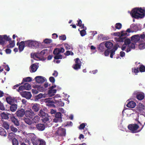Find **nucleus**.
Returning <instances> with one entry per match:
<instances>
[{"mask_svg":"<svg viewBox=\"0 0 145 145\" xmlns=\"http://www.w3.org/2000/svg\"><path fill=\"white\" fill-rule=\"evenodd\" d=\"M130 13L133 17L142 18L145 16V9L141 8H136L133 9Z\"/></svg>","mask_w":145,"mask_h":145,"instance_id":"1","label":"nucleus"},{"mask_svg":"<svg viewBox=\"0 0 145 145\" xmlns=\"http://www.w3.org/2000/svg\"><path fill=\"white\" fill-rule=\"evenodd\" d=\"M135 48V44L131 42L130 40L126 39L124 41V44L121 47V48L122 50L125 51L127 52L131 51V49H134Z\"/></svg>","mask_w":145,"mask_h":145,"instance_id":"2","label":"nucleus"},{"mask_svg":"<svg viewBox=\"0 0 145 145\" xmlns=\"http://www.w3.org/2000/svg\"><path fill=\"white\" fill-rule=\"evenodd\" d=\"M47 53V50L44 49L39 53H35L33 55H31V56L36 60L44 61L45 59V58L44 57V55L46 54Z\"/></svg>","mask_w":145,"mask_h":145,"instance_id":"3","label":"nucleus"},{"mask_svg":"<svg viewBox=\"0 0 145 145\" xmlns=\"http://www.w3.org/2000/svg\"><path fill=\"white\" fill-rule=\"evenodd\" d=\"M25 45L29 48L36 49L41 44L40 42L35 40H29L25 41Z\"/></svg>","mask_w":145,"mask_h":145,"instance_id":"4","label":"nucleus"},{"mask_svg":"<svg viewBox=\"0 0 145 145\" xmlns=\"http://www.w3.org/2000/svg\"><path fill=\"white\" fill-rule=\"evenodd\" d=\"M65 50L63 48H56L54 51V54L56 55L54 57L55 59H62V56L60 54L61 53H63L64 52Z\"/></svg>","mask_w":145,"mask_h":145,"instance_id":"5","label":"nucleus"},{"mask_svg":"<svg viewBox=\"0 0 145 145\" xmlns=\"http://www.w3.org/2000/svg\"><path fill=\"white\" fill-rule=\"evenodd\" d=\"M128 129L131 131V133H135L140 132L142 129L140 130L138 129L139 126L137 124H133L129 125L128 127Z\"/></svg>","mask_w":145,"mask_h":145,"instance_id":"6","label":"nucleus"},{"mask_svg":"<svg viewBox=\"0 0 145 145\" xmlns=\"http://www.w3.org/2000/svg\"><path fill=\"white\" fill-rule=\"evenodd\" d=\"M61 97L59 94L56 95L54 97V102L58 106H63L64 105V102L61 101V99L58 100L57 99L60 98Z\"/></svg>","mask_w":145,"mask_h":145,"instance_id":"7","label":"nucleus"},{"mask_svg":"<svg viewBox=\"0 0 145 145\" xmlns=\"http://www.w3.org/2000/svg\"><path fill=\"white\" fill-rule=\"evenodd\" d=\"M118 46L117 45H115L113 49H112L111 50L107 49L106 50L105 52V56H108L110 53V57L111 58H113V56L115 54V52L117 50V46Z\"/></svg>","mask_w":145,"mask_h":145,"instance_id":"8","label":"nucleus"},{"mask_svg":"<svg viewBox=\"0 0 145 145\" xmlns=\"http://www.w3.org/2000/svg\"><path fill=\"white\" fill-rule=\"evenodd\" d=\"M28 135L31 139L33 144L34 145H38L39 143L40 140L36 138L35 135L33 134H29Z\"/></svg>","mask_w":145,"mask_h":145,"instance_id":"9","label":"nucleus"},{"mask_svg":"<svg viewBox=\"0 0 145 145\" xmlns=\"http://www.w3.org/2000/svg\"><path fill=\"white\" fill-rule=\"evenodd\" d=\"M10 39L9 36L6 35H0V44L2 45H4L6 43L7 41L9 40Z\"/></svg>","mask_w":145,"mask_h":145,"instance_id":"10","label":"nucleus"},{"mask_svg":"<svg viewBox=\"0 0 145 145\" xmlns=\"http://www.w3.org/2000/svg\"><path fill=\"white\" fill-rule=\"evenodd\" d=\"M137 26L134 24H132L130 26V28L128 29L126 31H123L124 32V34H127L123 35L124 37H126L129 35V33L131 32H133V31H131V29H133L137 31L138 29L137 28Z\"/></svg>","mask_w":145,"mask_h":145,"instance_id":"11","label":"nucleus"},{"mask_svg":"<svg viewBox=\"0 0 145 145\" xmlns=\"http://www.w3.org/2000/svg\"><path fill=\"white\" fill-rule=\"evenodd\" d=\"M145 37V35H141L140 37L138 35H135L132 36L131 37V40L133 42H137L141 39V40L143 39Z\"/></svg>","mask_w":145,"mask_h":145,"instance_id":"12","label":"nucleus"},{"mask_svg":"<svg viewBox=\"0 0 145 145\" xmlns=\"http://www.w3.org/2000/svg\"><path fill=\"white\" fill-rule=\"evenodd\" d=\"M56 87V86L55 85L52 86L49 89L48 93V94H46V96L48 95L49 97H51L54 95L56 92V90L54 89Z\"/></svg>","mask_w":145,"mask_h":145,"instance_id":"13","label":"nucleus"},{"mask_svg":"<svg viewBox=\"0 0 145 145\" xmlns=\"http://www.w3.org/2000/svg\"><path fill=\"white\" fill-rule=\"evenodd\" d=\"M81 62L80 59L78 58L75 60V64L73 66V68L75 70H78L80 68Z\"/></svg>","mask_w":145,"mask_h":145,"instance_id":"14","label":"nucleus"},{"mask_svg":"<svg viewBox=\"0 0 145 145\" xmlns=\"http://www.w3.org/2000/svg\"><path fill=\"white\" fill-rule=\"evenodd\" d=\"M20 94L23 97L27 99H29L32 97L31 93L29 91H25L23 92H20Z\"/></svg>","mask_w":145,"mask_h":145,"instance_id":"15","label":"nucleus"},{"mask_svg":"<svg viewBox=\"0 0 145 145\" xmlns=\"http://www.w3.org/2000/svg\"><path fill=\"white\" fill-rule=\"evenodd\" d=\"M35 79L36 82L38 83H42L45 81L46 79L44 77L41 76H36Z\"/></svg>","mask_w":145,"mask_h":145,"instance_id":"16","label":"nucleus"},{"mask_svg":"<svg viewBox=\"0 0 145 145\" xmlns=\"http://www.w3.org/2000/svg\"><path fill=\"white\" fill-rule=\"evenodd\" d=\"M35 115L34 112L31 109L27 110L25 112V115L27 117H29L31 118Z\"/></svg>","mask_w":145,"mask_h":145,"instance_id":"17","label":"nucleus"},{"mask_svg":"<svg viewBox=\"0 0 145 145\" xmlns=\"http://www.w3.org/2000/svg\"><path fill=\"white\" fill-rule=\"evenodd\" d=\"M56 133L59 135L62 136H65L66 134L65 130L61 128H59Z\"/></svg>","mask_w":145,"mask_h":145,"instance_id":"18","label":"nucleus"},{"mask_svg":"<svg viewBox=\"0 0 145 145\" xmlns=\"http://www.w3.org/2000/svg\"><path fill=\"white\" fill-rule=\"evenodd\" d=\"M19 45V51L20 52H22L24 50V47L25 45V41H21L19 44H18V42L17 44V45Z\"/></svg>","mask_w":145,"mask_h":145,"instance_id":"19","label":"nucleus"},{"mask_svg":"<svg viewBox=\"0 0 145 145\" xmlns=\"http://www.w3.org/2000/svg\"><path fill=\"white\" fill-rule=\"evenodd\" d=\"M144 106L141 103H140L139 105L138 111L139 114H145V112H144Z\"/></svg>","mask_w":145,"mask_h":145,"instance_id":"20","label":"nucleus"},{"mask_svg":"<svg viewBox=\"0 0 145 145\" xmlns=\"http://www.w3.org/2000/svg\"><path fill=\"white\" fill-rule=\"evenodd\" d=\"M16 114L18 117H21L24 114L25 115V112L23 109H21L17 110L16 112Z\"/></svg>","mask_w":145,"mask_h":145,"instance_id":"21","label":"nucleus"},{"mask_svg":"<svg viewBox=\"0 0 145 145\" xmlns=\"http://www.w3.org/2000/svg\"><path fill=\"white\" fill-rule=\"evenodd\" d=\"M136 105V103L133 101H132L128 102L127 106L129 108H133Z\"/></svg>","mask_w":145,"mask_h":145,"instance_id":"22","label":"nucleus"},{"mask_svg":"<svg viewBox=\"0 0 145 145\" xmlns=\"http://www.w3.org/2000/svg\"><path fill=\"white\" fill-rule=\"evenodd\" d=\"M126 34H125V35ZM112 35L114 36L121 37H124L123 35H124V32H123L122 31H121L120 32H116L113 33H112Z\"/></svg>","mask_w":145,"mask_h":145,"instance_id":"23","label":"nucleus"},{"mask_svg":"<svg viewBox=\"0 0 145 145\" xmlns=\"http://www.w3.org/2000/svg\"><path fill=\"white\" fill-rule=\"evenodd\" d=\"M138 118L136 119L137 121L140 120V121H143L145 119V114H140L139 115L138 114Z\"/></svg>","mask_w":145,"mask_h":145,"instance_id":"24","label":"nucleus"},{"mask_svg":"<svg viewBox=\"0 0 145 145\" xmlns=\"http://www.w3.org/2000/svg\"><path fill=\"white\" fill-rule=\"evenodd\" d=\"M12 121L16 125L18 126L19 125V123L18 120L13 115L10 117Z\"/></svg>","mask_w":145,"mask_h":145,"instance_id":"25","label":"nucleus"},{"mask_svg":"<svg viewBox=\"0 0 145 145\" xmlns=\"http://www.w3.org/2000/svg\"><path fill=\"white\" fill-rule=\"evenodd\" d=\"M6 100L8 103L11 105L14 101V99L13 98L10 96L7 97L6 98Z\"/></svg>","mask_w":145,"mask_h":145,"instance_id":"26","label":"nucleus"},{"mask_svg":"<svg viewBox=\"0 0 145 145\" xmlns=\"http://www.w3.org/2000/svg\"><path fill=\"white\" fill-rule=\"evenodd\" d=\"M33 87L35 88H37L38 91L40 92L44 91H46L44 87L40 86H33Z\"/></svg>","mask_w":145,"mask_h":145,"instance_id":"27","label":"nucleus"},{"mask_svg":"<svg viewBox=\"0 0 145 145\" xmlns=\"http://www.w3.org/2000/svg\"><path fill=\"white\" fill-rule=\"evenodd\" d=\"M105 44L106 47L107 48H111L113 46L112 43L109 41H107L105 42Z\"/></svg>","mask_w":145,"mask_h":145,"instance_id":"28","label":"nucleus"},{"mask_svg":"<svg viewBox=\"0 0 145 145\" xmlns=\"http://www.w3.org/2000/svg\"><path fill=\"white\" fill-rule=\"evenodd\" d=\"M105 42L101 43L99 45V49L100 51L103 52L105 50Z\"/></svg>","mask_w":145,"mask_h":145,"instance_id":"29","label":"nucleus"},{"mask_svg":"<svg viewBox=\"0 0 145 145\" xmlns=\"http://www.w3.org/2000/svg\"><path fill=\"white\" fill-rule=\"evenodd\" d=\"M40 105L37 104H35L32 107V109L35 112H37L40 109Z\"/></svg>","mask_w":145,"mask_h":145,"instance_id":"30","label":"nucleus"},{"mask_svg":"<svg viewBox=\"0 0 145 145\" xmlns=\"http://www.w3.org/2000/svg\"><path fill=\"white\" fill-rule=\"evenodd\" d=\"M38 68V66L35 64L32 65L30 67V71L31 72H35L36 71Z\"/></svg>","mask_w":145,"mask_h":145,"instance_id":"31","label":"nucleus"},{"mask_svg":"<svg viewBox=\"0 0 145 145\" xmlns=\"http://www.w3.org/2000/svg\"><path fill=\"white\" fill-rule=\"evenodd\" d=\"M133 112V110L131 109H124L122 111V113L123 114H124V113H126L128 115H130L131 114L133 113L132 112Z\"/></svg>","mask_w":145,"mask_h":145,"instance_id":"32","label":"nucleus"},{"mask_svg":"<svg viewBox=\"0 0 145 145\" xmlns=\"http://www.w3.org/2000/svg\"><path fill=\"white\" fill-rule=\"evenodd\" d=\"M137 99L141 100L144 98V94L143 93H138L136 96Z\"/></svg>","mask_w":145,"mask_h":145,"instance_id":"33","label":"nucleus"},{"mask_svg":"<svg viewBox=\"0 0 145 145\" xmlns=\"http://www.w3.org/2000/svg\"><path fill=\"white\" fill-rule=\"evenodd\" d=\"M44 125L42 124H39L37 125V128L39 131H43L45 129Z\"/></svg>","mask_w":145,"mask_h":145,"instance_id":"34","label":"nucleus"},{"mask_svg":"<svg viewBox=\"0 0 145 145\" xmlns=\"http://www.w3.org/2000/svg\"><path fill=\"white\" fill-rule=\"evenodd\" d=\"M11 105L10 108L11 111L12 112L15 111L17 108V105L15 104H12Z\"/></svg>","mask_w":145,"mask_h":145,"instance_id":"35","label":"nucleus"},{"mask_svg":"<svg viewBox=\"0 0 145 145\" xmlns=\"http://www.w3.org/2000/svg\"><path fill=\"white\" fill-rule=\"evenodd\" d=\"M44 117L43 119V121L44 122L47 121H51L52 120V119L47 114L46 116Z\"/></svg>","mask_w":145,"mask_h":145,"instance_id":"36","label":"nucleus"},{"mask_svg":"<svg viewBox=\"0 0 145 145\" xmlns=\"http://www.w3.org/2000/svg\"><path fill=\"white\" fill-rule=\"evenodd\" d=\"M0 135L5 137L7 136L5 130L2 127H0Z\"/></svg>","mask_w":145,"mask_h":145,"instance_id":"37","label":"nucleus"},{"mask_svg":"<svg viewBox=\"0 0 145 145\" xmlns=\"http://www.w3.org/2000/svg\"><path fill=\"white\" fill-rule=\"evenodd\" d=\"M47 95L46 94H42V93H40L38 95H37L36 96V98L37 99H40L42 97H47L46 96V95Z\"/></svg>","mask_w":145,"mask_h":145,"instance_id":"38","label":"nucleus"},{"mask_svg":"<svg viewBox=\"0 0 145 145\" xmlns=\"http://www.w3.org/2000/svg\"><path fill=\"white\" fill-rule=\"evenodd\" d=\"M24 88L25 90H29L31 89V86L30 85L27 83H26L24 85Z\"/></svg>","mask_w":145,"mask_h":145,"instance_id":"39","label":"nucleus"},{"mask_svg":"<svg viewBox=\"0 0 145 145\" xmlns=\"http://www.w3.org/2000/svg\"><path fill=\"white\" fill-rule=\"evenodd\" d=\"M139 48L140 49H143L145 48V43L144 42H141L139 45Z\"/></svg>","mask_w":145,"mask_h":145,"instance_id":"40","label":"nucleus"},{"mask_svg":"<svg viewBox=\"0 0 145 145\" xmlns=\"http://www.w3.org/2000/svg\"><path fill=\"white\" fill-rule=\"evenodd\" d=\"M83 29L81 31H80V34L83 37L85 36L86 34V32L85 30L86 29V27H82Z\"/></svg>","mask_w":145,"mask_h":145,"instance_id":"41","label":"nucleus"},{"mask_svg":"<svg viewBox=\"0 0 145 145\" xmlns=\"http://www.w3.org/2000/svg\"><path fill=\"white\" fill-rule=\"evenodd\" d=\"M15 134L13 133H9L8 136V138L9 140L12 139L13 140L15 139Z\"/></svg>","mask_w":145,"mask_h":145,"instance_id":"42","label":"nucleus"},{"mask_svg":"<svg viewBox=\"0 0 145 145\" xmlns=\"http://www.w3.org/2000/svg\"><path fill=\"white\" fill-rule=\"evenodd\" d=\"M1 117L3 119H7L8 118V115L7 114L3 112L1 114Z\"/></svg>","mask_w":145,"mask_h":145,"instance_id":"43","label":"nucleus"},{"mask_svg":"<svg viewBox=\"0 0 145 145\" xmlns=\"http://www.w3.org/2000/svg\"><path fill=\"white\" fill-rule=\"evenodd\" d=\"M52 42V40L51 39H46L43 40V42L45 44H48L51 43Z\"/></svg>","mask_w":145,"mask_h":145,"instance_id":"44","label":"nucleus"},{"mask_svg":"<svg viewBox=\"0 0 145 145\" xmlns=\"http://www.w3.org/2000/svg\"><path fill=\"white\" fill-rule=\"evenodd\" d=\"M24 121L26 123L29 125H31L32 123V121L28 118H25Z\"/></svg>","mask_w":145,"mask_h":145,"instance_id":"45","label":"nucleus"},{"mask_svg":"<svg viewBox=\"0 0 145 145\" xmlns=\"http://www.w3.org/2000/svg\"><path fill=\"white\" fill-rule=\"evenodd\" d=\"M122 27V24L120 23H117L115 25V27L116 29H120Z\"/></svg>","mask_w":145,"mask_h":145,"instance_id":"46","label":"nucleus"},{"mask_svg":"<svg viewBox=\"0 0 145 145\" xmlns=\"http://www.w3.org/2000/svg\"><path fill=\"white\" fill-rule=\"evenodd\" d=\"M78 24L77 25L78 26H79L80 27H81V29L82 28V27H84V25L82 24V22L80 20L77 21Z\"/></svg>","mask_w":145,"mask_h":145,"instance_id":"47","label":"nucleus"},{"mask_svg":"<svg viewBox=\"0 0 145 145\" xmlns=\"http://www.w3.org/2000/svg\"><path fill=\"white\" fill-rule=\"evenodd\" d=\"M39 119L40 118L39 116H36L32 119V120L34 122L36 123L39 121Z\"/></svg>","mask_w":145,"mask_h":145,"instance_id":"48","label":"nucleus"},{"mask_svg":"<svg viewBox=\"0 0 145 145\" xmlns=\"http://www.w3.org/2000/svg\"><path fill=\"white\" fill-rule=\"evenodd\" d=\"M47 114H46L44 112H43L42 110H41L39 111V116L43 117L45 116H46Z\"/></svg>","mask_w":145,"mask_h":145,"instance_id":"49","label":"nucleus"},{"mask_svg":"<svg viewBox=\"0 0 145 145\" xmlns=\"http://www.w3.org/2000/svg\"><path fill=\"white\" fill-rule=\"evenodd\" d=\"M55 117L61 120L62 118L61 114V112H58L56 113L55 115Z\"/></svg>","mask_w":145,"mask_h":145,"instance_id":"50","label":"nucleus"},{"mask_svg":"<svg viewBox=\"0 0 145 145\" xmlns=\"http://www.w3.org/2000/svg\"><path fill=\"white\" fill-rule=\"evenodd\" d=\"M140 67L139 68V70L140 72H142L145 71V67L143 65H140Z\"/></svg>","mask_w":145,"mask_h":145,"instance_id":"51","label":"nucleus"},{"mask_svg":"<svg viewBox=\"0 0 145 145\" xmlns=\"http://www.w3.org/2000/svg\"><path fill=\"white\" fill-rule=\"evenodd\" d=\"M59 38L60 40H65L66 39V37L65 35H61L59 36Z\"/></svg>","mask_w":145,"mask_h":145,"instance_id":"52","label":"nucleus"},{"mask_svg":"<svg viewBox=\"0 0 145 145\" xmlns=\"http://www.w3.org/2000/svg\"><path fill=\"white\" fill-rule=\"evenodd\" d=\"M32 80V79L30 77H27L23 79V81L25 82H31Z\"/></svg>","mask_w":145,"mask_h":145,"instance_id":"53","label":"nucleus"},{"mask_svg":"<svg viewBox=\"0 0 145 145\" xmlns=\"http://www.w3.org/2000/svg\"><path fill=\"white\" fill-rule=\"evenodd\" d=\"M10 129L11 131L14 132H16L18 130L17 128L13 126H10Z\"/></svg>","mask_w":145,"mask_h":145,"instance_id":"54","label":"nucleus"},{"mask_svg":"<svg viewBox=\"0 0 145 145\" xmlns=\"http://www.w3.org/2000/svg\"><path fill=\"white\" fill-rule=\"evenodd\" d=\"M3 127L7 129H8L9 128V125L6 122H4L3 124Z\"/></svg>","mask_w":145,"mask_h":145,"instance_id":"55","label":"nucleus"},{"mask_svg":"<svg viewBox=\"0 0 145 145\" xmlns=\"http://www.w3.org/2000/svg\"><path fill=\"white\" fill-rule=\"evenodd\" d=\"M64 46L65 48L67 50L70 49L71 48H72L71 46L69 45L68 44L66 43L64 44Z\"/></svg>","mask_w":145,"mask_h":145,"instance_id":"56","label":"nucleus"},{"mask_svg":"<svg viewBox=\"0 0 145 145\" xmlns=\"http://www.w3.org/2000/svg\"><path fill=\"white\" fill-rule=\"evenodd\" d=\"M13 145H18V140L16 139H14L12 140Z\"/></svg>","mask_w":145,"mask_h":145,"instance_id":"57","label":"nucleus"},{"mask_svg":"<svg viewBox=\"0 0 145 145\" xmlns=\"http://www.w3.org/2000/svg\"><path fill=\"white\" fill-rule=\"evenodd\" d=\"M15 45V43L14 42H10L9 44L8 45V47L10 48H12Z\"/></svg>","mask_w":145,"mask_h":145,"instance_id":"58","label":"nucleus"},{"mask_svg":"<svg viewBox=\"0 0 145 145\" xmlns=\"http://www.w3.org/2000/svg\"><path fill=\"white\" fill-rule=\"evenodd\" d=\"M25 90L24 85L23 86H20L19 87L18 89V91L19 92H20V91H22L23 90Z\"/></svg>","mask_w":145,"mask_h":145,"instance_id":"59","label":"nucleus"},{"mask_svg":"<svg viewBox=\"0 0 145 145\" xmlns=\"http://www.w3.org/2000/svg\"><path fill=\"white\" fill-rule=\"evenodd\" d=\"M65 54L67 56L69 55H73V53L72 52H71L69 51H67L65 53Z\"/></svg>","mask_w":145,"mask_h":145,"instance_id":"60","label":"nucleus"},{"mask_svg":"<svg viewBox=\"0 0 145 145\" xmlns=\"http://www.w3.org/2000/svg\"><path fill=\"white\" fill-rule=\"evenodd\" d=\"M39 145H44L46 144L45 141L43 140L40 139L39 140Z\"/></svg>","mask_w":145,"mask_h":145,"instance_id":"61","label":"nucleus"},{"mask_svg":"<svg viewBox=\"0 0 145 145\" xmlns=\"http://www.w3.org/2000/svg\"><path fill=\"white\" fill-rule=\"evenodd\" d=\"M87 124L86 123H83L81 124L79 127V129H83Z\"/></svg>","mask_w":145,"mask_h":145,"instance_id":"62","label":"nucleus"},{"mask_svg":"<svg viewBox=\"0 0 145 145\" xmlns=\"http://www.w3.org/2000/svg\"><path fill=\"white\" fill-rule=\"evenodd\" d=\"M120 55L121 57H125V53L123 51H121L120 53Z\"/></svg>","mask_w":145,"mask_h":145,"instance_id":"63","label":"nucleus"},{"mask_svg":"<svg viewBox=\"0 0 145 145\" xmlns=\"http://www.w3.org/2000/svg\"><path fill=\"white\" fill-rule=\"evenodd\" d=\"M49 80L51 82L54 83L55 82V79L54 77L51 76L49 78Z\"/></svg>","mask_w":145,"mask_h":145,"instance_id":"64","label":"nucleus"}]
</instances>
